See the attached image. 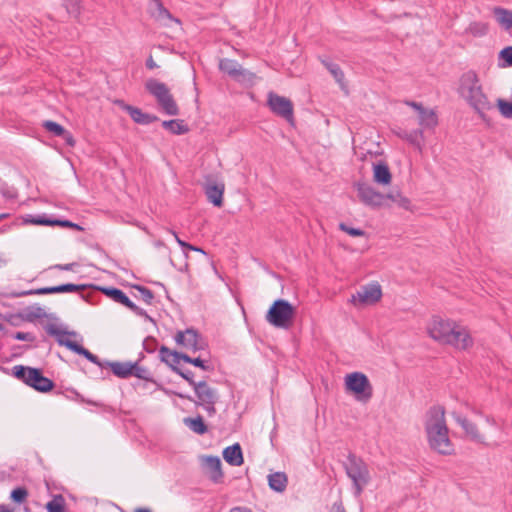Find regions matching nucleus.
<instances>
[{
	"instance_id": "f257e3e1",
	"label": "nucleus",
	"mask_w": 512,
	"mask_h": 512,
	"mask_svg": "<svg viewBox=\"0 0 512 512\" xmlns=\"http://www.w3.org/2000/svg\"><path fill=\"white\" fill-rule=\"evenodd\" d=\"M427 333L435 341L465 350L472 346L473 340L466 327L455 321L433 316L427 324Z\"/></svg>"
},
{
	"instance_id": "f03ea898",
	"label": "nucleus",
	"mask_w": 512,
	"mask_h": 512,
	"mask_svg": "<svg viewBox=\"0 0 512 512\" xmlns=\"http://www.w3.org/2000/svg\"><path fill=\"white\" fill-rule=\"evenodd\" d=\"M425 431L431 449L442 455L454 453V445L448 435L444 407L433 406L427 411Z\"/></svg>"
},
{
	"instance_id": "7ed1b4c3",
	"label": "nucleus",
	"mask_w": 512,
	"mask_h": 512,
	"mask_svg": "<svg viewBox=\"0 0 512 512\" xmlns=\"http://www.w3.org/2000/svg\"><path fill=\"white\" fill-rule=\"evenodd\" d=\"M458 94L483 119L485 117V112L493 109L494 107L489 101L487 95L484 93L477 73L473 70H469L461 75L459 79Z\"/></svg>"
},
{
	"instance_id": "20e7f679",
	"label": "nucleus",
	"mask_w": 512,
	"mask_h": 512,
	"mask_svg": "<svg viewBox=\"0 0 512 512\" xmlns=\"http://www.w3.org/2000/svg\"><path fill=\"white\" fill-rule=\"evenodd\" d=\"M347 476L352 481L353 493L355 497H360L364 488L371 480L368 465L363 459L357 457L355 454L350 453L347 461L344 464Z\"/></svg>"
},
{
	"instance_id": "39448f33",
	"label": "nucleus",
	"mask_w": 512,
	"mask_h": 512,
	"mask_svg": "<svg viewBox=\"0 0 512 512\" xmlns=\"http://www.w3.org/2000/svg\"><path fill=\"white\" fill-rule=\"evenodd\" d=\"M12 374L39 392H48L54 387L53 381L43 376L41 370L37 368L16 365L12 368Z\"/></svg>"
},
{
	"instance_id": "423d86ee",
	"label": "nucleus",
	"mask_w": 512,
	"mask_h": 512,
	"mask_svg": "<svg viewBox=\"0 0 512 512\" xmlns=\"http://www.w3.org/2000/svg\"><path fill=\"white\" fill-rule=\"evenodd\" d=\"M146 90L155 97L163 111L171 116L179 114V108L165 83L156 79H148L145 83Z\"/></svg>"
},
{
	"instance_id": "0eeeda50",
	"label": "nucleus",
	"mask_w": 512,
	"mask_h": 512,
	"mask_svg": "<svg viewBox=\"0 0 512 512\" xmlns=\"http://www.w3.org/2000/svg\"><path fill=\"white\" fill-rule=\"evenodd\" d=\"M294 317V307L286 300H276L267 312L266 320L277 328H288Z\"/></svg>"
},
{
	"instance_id": "6e6552de",
	"label": "nucleus",
	"mask_w": 512,
	"mask_h": 512,
	"mask_svg": "<svg viewBox=\"0 0 512 512\" xmlns=\"http://www.w3.org/2000/svg\"><path fill=\"white\" fill-rule=\"evenodd\" d=\"M345 387L361 402H367L373 395V388L368 377L362 372H353L345 377Z\"/></svg>"
},
{
	"instance_id": "1a4fd4ad",
	"label": "nucleus",
	"mask_w": 512,
	"mask_h": 512,
	"mask_svg": "<svg viewBox=\"0 0 512 512\" xmlns=\"http://www.w3.org/2000/svg\"><path fill=\"white\" fill-rule=\"evenodd\" d=\"M46 332L51 336H55L59 345L65 346L68 349H70L71 351H73L79 355H82L88 361L98 365L99 367H104V364L101 363V361L99 360V358L96 355L91 353L89 350H87L80 344L65 338L66 335H74L73 332L70 333V332L62 331L58 327H56L55 325H52V324L47 326Z\"/></svg>"
},
{
	"instance_id": "9d476101",
	"label": "nucleus",
	"mask_w": 512,
	"mask_h": 512,
	"mask_svg": "<svg viewBox=\"0 0 512 512\" xmlns=\"http://www.w3.org/2000/svg\"><path fill=\"white\" fill-rule=\"evenodd\" d=\"M174 340L179 346L191 352H197L207 348L205 339L193 328L177 331Z\"/></svg>"
},
{
	"instance_id": "9b49d317",
	"label": "nucleus",
	"mask_w": 512,
	"mask_h": 512,
	"mask_svg": "<svg viewBox=\"0 0 512 512\" xmlns=\"http://www.w3.org/2000/svg\"><path fill=\"white\" fill-rule=\"evenodd\" d=\"M219 69L240 83H251L255 74L243 68L236 60L224 58L219 62Z\"/></svg>"
},
{
	"instance_id": "f8f14e48",
	"label": "nucleus",
	"mask_w": 512,
	"mask_h": 512,
	"mask_svg": "<svg viewBox=\"0 0 512 512\" xmlns=\"http://www.w3.org/2000/svg\"><path fill=\"white\" fill-rule=\"evenodd\" d=\"M381 297V286L378 283H370L352 294L350 302L355 306L372 305L377 303Z\"/></svg>"
},
{
	"instance_id": "ddd939ff",
	"label": "nucleus",
	"mask_w": 512,
	"mask_h": 512,
	"mask_svg": "<svg viewBox=\"0 0 512 512\" xmlns=\"http://www.w3.org/2000/svg\"><path fill=\"white\" fill-rule=\"evenodd\" d=\"M267 104L274 114L292 122L293 104L288 98L279 96L274 92H270L268 94Z\"/></svg>"
},
{
	"instance_id": "4468645a",
	"label": "nucleus",
	"mask_w": 512,
	"mask_h": 512,
	"mask_svg": "<svg viewBox=\"0 0 512 512\" xmlns=\"http://www.w3.org/2000/svg\"><path fill=\"white\" fill-rule=\"evenodd\" d=\"M358 196L362 203L372 208L381 207L384 204L385 195L376 191L373 187L365 183L356 185Z\"/></svg>"
},
{
	"instance_id": "2eb2a0df",
	"label": "nucleus",
	"mask_w": 512,
	"mask_h": 512,
	"mask_svg": "<svg viewBox=\"0 0 512 512\" xmlns=\"http://www.w3.org/2000/svg\"><path fill=\"white\" fill-rule=\"evenodd\" d=\"M452 417L456 423L461 426L466 436L470 440L476 443L486 444L484 435L480 433L477 425L474 422L456 412L452 413Z\"/></svg>"
},
{
	"instance_id": "dca6fc26",
	"label": "nucleus",
	"mask_w": 512,
	"mask_h": 512,
	"mask_svg": "<svg viewBox=\"0 0 512 512\" xmlns=\"http://www.w3.org/2000/svg\"><path fill=\"white\" fill-rule=\"evenodd\" d=\"M194 392L197 397L195 404L201 406L203 404H216L219 395L217 390L210 387L205 381H200L195 385Z\"/></svg>"
},
{
	"instance_id": "f3484780",
	"label": "nucleus",
	"mask_w": 512,
	"mask_h": 512,
	"mask_svg": "<svg viewBox=\"0 0 512 512\" xmlns=\"http://www.w3.org/2000/svg\"><path fill=\"white\" fill-rule=\"evenodd\" d=\"M84 285H77L72 283L62 284L58 286H52V287H44L39 288L35 290H29L27 292H24L23 295H32V294H56V293H71V292H77L82 289H84Z\"/></svg>"
},
{
	"instance_id": "a211bd4d",
	"label": "nucleus",
	"mask_w": 512,
	"mask_h": 512,
	"mask_svg": "<svg viewBox=\"0 0 512 512\" xmlns=\"http://www.w3.org/2000/svg\"><path fill=\"white\" fill-rule=\"evenodd\" d=\"M395 134L400 139L405 140L409 144L413 145L420 153H422L424 147V132L422 129H414L411 131L399 129L395 131Z\"/></svg>"
},
{
	"instance_id": "6ab92c4d",
	"label": "nucleus",
	"mask_w": 512,
	"mask_h": 512,
	"mask_svg": "<svg viewBox=\"0 0 512 512\" xmlns=\"http://www.w3.org/2000/svg\"><path fill=\"white\" fill-rule=\"evenodd\" d=\"M120 107L125 110L135 123L148 125L157 120V117L144 113L141 109L125 104L123 101L118 102Z\"/></svg>"
},
{
	"instance_id": "aec40b11",
	"label": "nucleus",
	"mask_w": 512,
	"mask_h": 512,
	"mask_svg": "<svg viewBox=\"0 0 512 512\" xmlns=\"http://www.w3.org/2000/svg\"><path fill=\"white\" fill-rule=\"evenodd\" d=\"M224 190V183L208 182L205 186V194L208 201L216 207H221L223 204Z\"/></svg>"
},
{
	"instance_id": "412c9836",
	"label": "nucleus",
	"mask_w": 512,
	"mask_h": 512,
	"mask_svg": "<svg viewBox=\"0 0 512 512\" xmlns=\"http://www.w3.org/2000/svg\"><path fill=\"white\" fill-rule=\"evenodd\" d=\"M185 353L170 350L166 346H161L159 349V357L162 362L166 363L173 371H178V365L183 360Z\"/></svg>"
},
{
	"instance_id": "4be33fe9",
	"label": "nucleus",
	"mask_w": 512,
	"mask_h": 512,
	"mask_svg": "<svg viewBox=\"0 0 512 512\" xmlns=\"http://www.w3.org/2000/svg\"><path fill=\"white\" fill-rule=\"evenodd\" d=\"M224 460L232 466H240L243 464V454L239 443L228 446L223 451Z\"/></svg>"
},
{
	"instance_id": "5701e85b",
	"label": "nucleus",
	"mask_w": 512,
	"mask_h": 512,
	"mask_svg": "<svg viewBox=\"0 0 512 512\" xmlns=\"http://www.w3.org/2000/svg\"><path fill=\"white\" fill-rule=\"evenodd\" d=\"M493 15L498 25L505 31L512 29V10L503 7H494Z\"/></svg>"
},
{
	"instance_id": "b1692460",
	"label": "nucleus",
	"mask_w": 512,
	"mask_h": 512,
	"mask_svg": "<svg viewBox=\"0 0 512 512\" xmlns=\"http://www.w3.org/2000/svg\"><path fill=\"white\" fill-rule=\"evenodd\" d=\"M373 179L376 183L381 185H388L391 183L392 175L389 167L385 163H377L373 165Z\"/></svg>"
},
{
	"instance_id": "393cba45",
	"label": "nucleus",
	"mask_w": 512,
	"mask_h": 512,
	"mask_svg": "<svg viewBox=\"0 0 512 512\" xmlns=\"http://www.w3.org/2000/svg\"><path fill=\"white\" fill-rule=\"evenodd\" d=\"M106 366H109L113 374L119 378H128L132 376V369L134 368L132 362H106Z\"/></svg>"
},
{
	"instance_id": "a878e982",
	"label": "nucleus",
	"mask_w": 512,
	"mask_h": 512,
	"mask_svg": "<svg viewBox=\"0 0 512 512\" xmlns=\"http://www.w3.org/2000/svg\"><path fill=\"white\" fill-rule=\"evenodd\" d=\"M288 483V478L284 472H275L268 475V485L276 492H283Z\"/></svg>"
},
{
	"instance_id": "bb28decb",
	"label": "nucleus",
	"mask_w": 512,
	"mask_h": 512,
	"mask_svg": "<svg viewBox=\"0 0 512 512\" xmlns=\"http://www.w3.org/2000/svg\"><path fill=\"white\" fill-rule=\"evenodd\" d=\"M419 125L423 128H434L438 124V118L434 110L423 108L419 113Z\"/></svg>"
},
{
	"instance_id": "cd10ccee",
	"label": "nucleus",
	"mask_w": 512,
	"mask_h": 512,
	"mask_svg": "<svg viewBox=\"0 0 512 512\" xmlns=\"http://www.w3.org/2000/svg\"><path fill=\"white\" fill-rule=\"evenodd\" d=\"M101 291L111 298L113 301L120 303L127 307V305H130L129 302L131 301L127 295L120 289L114 288V287H104L101 288Z\"/></svg>"
},
{
	"instance_id": "c85d7f7f",
	"label": "nucleus",
	"mask_w": 512,
	"mask_h": 512,
	"mask_svg": "<svg viewBox=\"0 0 512 512\" xmlns=\"http://www.w3.org/2000/svg\"><path fill=\"white\" fill-rule=\"evenodd\" d=\"M183 422L190 430L199 435L205 434L208 430L206 424L203 421V418L200 415L195 418H184Z\"/></svg>"
},
{
	"instance_id": "c756f323",
	"label": "nucleus",
	"mask_w": 512,
	"mask_h": 512,
	"mask_svg": "<svg viewBox=\"0 0 512 512\" xmlns=\"http://www.w3.org/2000/svg\"><path fill=\"white\" fill-rule=\"evenodd\" d=\"M162 126L176 135H182L188 132V127L183 120L173 119L162 122Z\"/></svg>"
},
{
	"instance_id": "7c9ffc66",
	"label": "nucleus",
	"mask_w": 512,
	"mask_h": 512,
	"mask_svg": "<svg viewBox=\"0 0 512 512\" xmlns=\"http://www.w3.org/2000/svg\"><path fill=\"white\" fill-rule=\"evenodd\" d=\"M154 5V11L153 15L156 17L159 21H175L179 23V20L174 18L172 14L163 6L162 2L160 0H153Z\"/></svg>"
},
{
	"instance_id": "2f4dec72",
	"label": "nucleus",
	"mask_w": 512,
	"mask_h": 512,
	"mask_svg": "<svg viewBox=\"0 0 512 512\" xmlns=\"http://www.w3.org/2000/svg\"><path fill=\"white\" fill-rule=\"evenodd\" d=\"M206 466L212 472L213 480H217L222 477L221 461L218 457L209 456L206 458Z\"/></svg>"
},
{
	"instance_id": "473e14b6",
	"label": "nucleus",
	"mask_w": 512,
	"mask_h": 512,
	"mask_svg": "<svg viewBox=\"0 0 512 512\" xmlns=\"http://www.w3.org/2000/svg\"><path fill=\"white\" fill-rule=\"evenodd\" d=\"M466 32L474 37L485 36L488 32V24L484 22H471L467 27Z\"/></svg>"
},
{
	"instance_id": "72a5a7b5",
	"label": "nucleus",
	"mask_w": 512,
	"mask_h": 512,
	"mask_svg": "<svg viewBox=\"0 0 512 512\" xmlns=\"http://www.w3.org/2000/svg\"><path fill=\"white\" fill-rule=\"evenodd\" d=\"M48 512H65V499L61 494L55 495L51 501L46 504Z\"/></svg>"
},
{
	"instance_id": "f704fd0d",
	"label": "nucleus",
	"mask_w": 512,
	"mask_h": 512,
	"mask_svg": "<svg viewBox=\"0 0 512 512\" xmlns=\"http://www.w3.org/2000/svg\"><path fill=\"white\" fill-rule=\"evenodd\" d=\"M322 63L328 69V71L332 74L335 80L342 84L344 80V73L341 70L340 66L336 63H332L330 61L323 60Z\"/></svg>"
},
{
	"instance_id": "c9c22d12",
	"label": "nucleus",
	"mask_w": 512,
	"mask_h": 512,
	"mask_svg": "<svg viewBox=\"0 0 512 512\" xmlns=\"http://www.w3.org/2000/svg\"><path fill=\"white\" fill-rule=\"evenodd\" d=\"M183 361L192 364L196 367H199L204 371L212 370V366L209 364V362L203 360L201 357L192 358L188 354H185V356H183Z\"/></svg>"
},
{
	"instance_id": "e433bc0d",
	"label": "nucleus",
	"mask_w": 512,
	"mask_h": 512,
	"mask_svg": "<svg viewBox=\"0 0 512 512\" xmlns=\"http://www.w3.org/2000/svg\"><path fill=\"white\" fill-rule=\"evenodd\" d=\"M385 199L392 200L404 209H408L410 206V200L399 192L388 193L385 195Z\"/></svg>"
},
{
	"instance_id": "4c0bfd02",
	"label": "nucleus",
	"mask_w": 512,
	"mask_h": 512,
	"mask_svg": "<svg viewBox=\"0 0 512 512\" xmlns=\"http://www.w3.org/2000/svg\"><path fill=\"white\" fill-rule=\"evenodd\" d=\"M43 127L50 133L54 134L55 136L60 137L62 134H64V127L60 124L47 120L43 122Z\"/></svg>"
},
{
	"instance_id": "58836bf2",
	"label": "nucleus",
	"mask_w": 512,
	"mask_h": 512,
	"mask_svg": "<svg viewBox=\"0 0 512 512\" xmlns=\"http://www.w3.org/2000/svg\"><path fill=\"white\" fill-rule=\"evenodd\" d=\"M80 2L81 0H63L67 12L74 17L80 14Z\"/></svg>"
},
{
	"instance_id": "ea45409f",
	"label": "nucleus",
	"mask_w": 512,
	"mask_h": 512,
	"mask_svg": "<svg viewBox=\"0 0 512 512\" xmlns=\"http://www.w3.org/2000/svg\"><path fill=\"white\" fill-rule=\"evenodd\" d=\"M27 497L28 491L24 487H17L10 494V498L16 503H23Z\"/></svg>"
},
{
	"instance_id": "a19ab883",
	"label": "nucleus",
	"mask_w": 512,
	"mask_h": 512,
	"mask_svg": "<svg viewBox=\"0 0 512 512\" xmlns=\"http://www.w3.org/2000/svg\"><path fill=\"white\" fill-rule=\"evenodd\" d=\"M497 105L500 113L505 117L512 119V102H508L503 99L497 100Z\"/></svg>"
},
{
	"instance_id": "79ce46f5",
	"label": "nucleus",
	"mask_w": 512,
	"mask_h": 512,
	"mask_svg": "<svg viewBox=\"0 0 512 512\" xmlns=\"http://www.w3.org/2000/svg\"><path fill=\"white\" fill-rule=\"evenodd\" d=\"M134 368L132 369V376H135L142 380H149L151 374L148 369L141 367L137 362L133 363Z\"/></svg>"
},
{
	"instance_id": "37998d69",
	"label": "nucleus",
	"mask_w": 512,
	"mask_h": 512,
	"mask_svg": "<svg viewBox=\"0 0 512 512\" xmlns=\"http://www.w3.org/2000/svg\"><path fill=\"white\" fill-rule=\"evenodd\" d=\"M32 224L36 225H45V226H54L55 219H49L45 215L42 216H30V219L27 220Z\"/></svg>"
},
{
	"instance_id": "c03bdc74",
	"label": "nucleus",
	"mask_w": 512,
	"mask_h": 512,
	"mask_svg": "<svg viewBox=\"0 0 512 512\" xmlns=\"http://www.w3.org/2000/svg\"><path fill=\"white\" fill-rule=\"evenodd\" d=\"M499 58L504 62L505 66H512V46L502 49Z\"/></svg>"
},
{
	"instance_id": "a18cd8bd",
	"label": "nucleus",
	"mask_w": 512,
	"mask_h": 512,
	"mask_svg": "<svg viewBox=\"0 0 512 512\" xmlns=\"http://www.w3.org/2000/svg\"><path fill=\"white\" fill-rule=\"evenodd\" d=\"M135 288L139 291L141 299L145 303L151 304L154 298L153 292L144 286H135Z\"/></svg>"
},
{
	"instance_id": "49530a36",
	"label": "nucleus",
	"mask_w": 512,
	"mask_h": 512,
	"mask_svg": "<svg viewBox=\"0 0 512 512\" xmlns=\"http://www.w3.org/2000/svg\"><path fill=\"white\" fill-rule=\"evenodd\" d=\"M339 228H340V230L346 232L347 234H349L350 236H353V237L364 236V234H365V232L363 230L358 229V228L349 227L345 223H340Z\"/></svg>"
},
{
	"instance_id": "de8ad7c7",
	"label": "nucleus",
	"mask_w": 512,
	"mask_h": 512,
	"mask_svg": "<svg viewBox=\"0 0 512 512\" xmlns=\"http://www.w3.org/2000/svg\"><path fill=\"white\" fill-rule=\"evenodd\" d=\"M176 373H178L182 378H184L193 387V389L195 388V385H197L198 382L194 380V374L192 371H181L180 369H178Z\"/></svg>"
},
{
	"instance_id": "09e8293b",
	"label": "nucleus",
	"mask_w": 512,
	"mask_h": 512,
	"mask_svg": "<svg viewBox=\"0 0 512 512\" xmlns=\"http://www.w3.org/2000/svg\"><path fill=\"white\" fill-rule=\"evenodd\" d=\"M14 339L19 341H28L33 342L35 340V336L29 332H21L18 331L13 335Z\"/></svg>"
},
{
	"instance_id": "8fccbe9b",
	"label": "nucleus",
	"mask_w": 512,
	"mask_h": 512,
	"mask_svg": "<svg viewBox=\"0 0 512 512\" xmlns=\"http://www.w3.org/2000/svg\"><path fill=\"white\" fill-rule=\"evenodd\" d=\"M55 222L56 223H54V226L69 227V228H74V229H77V230H81L82 229L78 224L72 223L69 220H58V219H55Z\"/></svg>"
},
{
	"instance_id": "3c124183",
	"label": "nucleus",
	"mask_w": 512,
	"mask_h": 512,
	"mask_svg": "<svg viewBox=\"0 0 512 512\" xmlns=\"http://www.w3.org/2000/svg\"><path fill=\"white\" fill-rule=\"evenodd\" d=\"M129 304L130 305H127V308H129L131 311H133L136 315L150 318L144 309L138 307L132 301H130Z\"/></svg>"
},
{
	"instance_id": "603ef678",
	"label": "nucleus",
	"mask_w": 512,
	"mask_h": 512,
	"mask_svg": "<svg viewBox=\"0 0 512 512\" xmlns=\"http://www.w3.org/2000/svg\"><path fill=\"white\" fill-rule=\"evenodd\" d=\"M60 137L63 138L68 146L73 147L75 145V139L69 131L64 130V134H62Z\"/></svg>"
},
{
	"instance_id": "864d4df0",
	"label": "nucleus",
	"mask_w": 512,
	"mask_h": 512,
	"mask_svg": "<svg viewBox=\"0 0 512 512\" xmlns=\"http://www.w3.org/2000/svg\"><path fill=\"white\" fill-rule=\"evenodd\" d=\"M76 264L75 263H68V264H57L55 266H53L54 269H59V270H65V271H70L73 269V267L75 266Z\"/></svg>"
},
{
	"instance_id": "5fc2aeb1",
	"label": "nucleus",
	"mask_w": 512,
	"mask_h": 512,
	"mask_svg": "<svg viewBox=\"0 0 512 512\" xmlns=\"http://www.w3.org/2000/svg\"><path fill=\"white\" fill-rule=\"evenodd\" d=\"M209 416H213L216 413L215 404H203L201 405Z\"/></svg>"
},
{
	"instance_id": "6e6d98bb",
	"label": "nucleus",
	"mask_w": 512,
	"mask_h": 512,
	"mask_svg": "<svg viewBox=\"0 0 512 512\" xmlns=\"http://www.w3.org/2000/svg\"><path fill=\"white\" fill-rule=\"evenodd\" d=\"M170 232H171V233L173 234V236L175 237V240L177 241V243H178V244H179V245H180L184 250L188 248L189 243H187V242H185V241L181 240V239L178 237V235H177V233H176L175 231H170Z\"/></svg>"
},
{
	"instance_id": "4d7b16f0",
	"label": "nucleus",
	"mask_w": 512,
	"mask_h": 512,
	"mask_svg": "<svg viewBox=\"0 0 512 512\" xmlns=\"http://www.w3.org/2000/svg\"><path fill=\"white\" fill-rule=\"evenodd\" d=\"M406 104L410 107H412L413 109H415L418 113L423 110V106L422 104L420 103H417V102H414V101H407Z\"/></svg>"
},
{
	"instance_id": "13d9d810",
	"label": "nucleus",
	"mask_w": 512,
	"mask_h": 512,
	"mask_svg": "<svg viewBox=\"0 0 512 512\" xmlns=\"http://www.w3.org/2000/svg\"><path fill=\"white\" fill-rule=\"evenodd\" d=\"M146 67L148 69H154L157 67V64L155 63V61L153 60L152 56H150L147 61H146Z\"/></svg>"
},
{
	"instance_id": "bf43d9fd",
	"label": "nucleus",
	"mask_w": 512,
	"mask_h": 512,
	"mask_svg": "<svg viewBox=\"0 0 512 512\" xmlns=\"http://www.w3.org/2000/svg\"><path fill=\"white\" fill-rule=\"evenodd\" d=\"M230 512H251V511L247 508L234 507L230 510Z\"/></svg>"
},
{
	"instance_id": "052dcab7",
	"label": "nucleus",
	"mask_w": 512,
	"mask_h": 512,
	"mask_svg": "<svg viewBox=\"0 0 512 512\" xmlns=\"http://www.w3.org/2000/svg\"><path fill=\"white\" fill-rule=\"evenodd\" d=\"M187 249H188V250H191V251H197V252L205 253V252L203 251V249H201V248H199V247H196V246H193V245H191V244H189V246H188V248H187Z\"/></svg>"
},
{
	"instance_id": "680f3d73",
	"label": "nucleus",
	"mask_w": 512,
	"mask_h": 512,
	"mask_svg": "<svg viewBox=\"0 0 512 512\" xmlns=\"http://www.w3.org/2000/svg\"><path fill=\"white\" fill-rule=\"evenodd\" d=\"M486 421L487 423H489L490 425L492 426H496V421L494 420V418L490 417V416H486Z\"/></svg>"
},
{
	"instance_id": "e2e57ef3",
	"label": "nucleus",
	"mask_w": 512,
	"mask_h": 512,
	"mask_svg": "<svg viewBox=\"0 0 512 512\" xmlns=\"http://www.w3.org/2000/svg\"><path fill=\"white\" fill-rule=\"evenodd\" d=\"M135 512H152V511L148 508H138L135 510Z\"/></svg>"
},
{
	"instance_id": "0e129e2a",
	"label": "nucleus",
	"mask_w": 512,
	"mask_h": 512,
	"mask_svg": "<svg viewBox=\"0 0 512 512\" xmlns=\"http://www.w3.org/2000/svg\"><path fill=\"white\" fill-rule=\"evenodd\" d=\"M6 265V260L0 256V268Z\"/></svg>"
},
{
	"instance_id": "69168bd1",
	"label": "nucleus",
	"mask_w": 512,
	"mask_h": 512,
	"mask_svg": "<svg viewBox=\"0 0 512 512\" xmlns=\"http://www.w3.org/2000/svg\"><path fill=\"white\" fill-rule=\"evenodd\" d=\"M179 396H180L181 398H186V399H188V400L192 401V397H191V396H186V395H183V394H179Z\"/></svg>"
},
{
	"instance_id": "338daca9",
	"label": "nucleus",
	"mask_w": 512,
	"mask_h": 512,
	"mask_svg": "<svg viewBox=\"0 0 512 512\" xmlns=\"http://www.w3.org/2000/svg\"><path fill=\"white\" fill-rule=\"evenodd\" d=\"M146 350H147L149 353H152V352H153V349H148V348H146Z\"/></svg>"
}]
</instances>
